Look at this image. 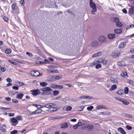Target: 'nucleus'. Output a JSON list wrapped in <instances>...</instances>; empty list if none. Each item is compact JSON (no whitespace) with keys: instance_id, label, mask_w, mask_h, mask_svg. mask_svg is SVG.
<instances>
[{"instance_id":"1","label":"nucleus","mask_w":134,"mask_h":134,"mask_svg":"<svg viewBox=\"0 0 134 134\" xmlns=\"http://www.w3.org/2000/svg\"><path fill=\"white\" fill-rule=\"evenodd\" d=\"M122 52L120 50H115L111 54L112 57L113 58H116Z\"/></svg>"},{"instance_id":"2","label":"nucleus","mask_w":134,"mask_h":134,"mask_svg":"<svg viewBox=\"0 0 134 134\" xmlns=\"http://www.w3.org/2000/svg\"><path fill=\"white\" fill-rule=\"evenodd\" d=\"M10 122L12 126H15L18 123V121L15 118H12L10 119Z\"/></svg>"},{"instance_id":"3","label":"nucleus","mask_w":134,"mask_h":134,"mask_svg":"<svg viewBox=\"0 0 134 134\" xmlns=\"http://www.w3.org/2000/svg\"><path fill=\"white\" fill-rule=\"evenodd\" d=\"M30 73L32 75L35 76H38L42 75V74H41V75H40V73L38 71L36 70H34L32 71H31Z\"/></svg>"},{"instance_id":"4","label":"nucleus","mask_w":134,"mask_h":134,"mask_svg":"<svg viewBox=\"0 0 134 134\" xmlns=\"http://www.w3.org/2000/svg\"><path fill=\"white\" fill-rule=\"evenodd\" d=\"M31 91L32 92V94L35 96L41 93L40 91L38 89L31 90Z\"/></svg>"},{"instance_id":"5","label":"nucleus","mask_w":134,"mask_h":134,"mask_svg":"<svg viewBox=\"0 0 134 134\" xmlns=\"http://www.w3.org/2000/svg\"><path fill=\"white\" fill-rule=\"evenodd\" d=\"M106 38V37L105 36H101L99 37L98 41L99 42L102 43H104L105 42Z\"/></svg>"},{"instance_id":"6","label":"nucleus","mask_w":134,"mask_h":134,"mask_svg":"<svg viewBox=\"0 0 134 134\" xmlns=\"http://www.w3.org/2000/svg\"><path fill=\"white\" fill-rule=\"evenodd\" d=\"M56 105V104H55L52 103H50L46 104L44 106L45 107L49 108V109L50 108L52 107L53 106H55Z\"/></svg>"},{"instance_id":"7","label":"nucleus","mask_w":134,"mask_h":134,"mask_svg":"<svg viewBox=\"0 0 134 134\" xmlns=\"http://www.w3.org/2000/svg\"><path fill=\"white\" fill-rule=\"evenodd\" d=\"M129 13L130 15L134 14V7L131 6L129 9Z\"/></svg>"},{"instance_id":"8","label":"nucleus","mask_w":134,"mask_h":134,"mask_svg":"<svg viewBox=\"0 0 134 134\" xmlns=\"http://www.w3.org/2000/svg\"><path fill=\"white\" fill-rule=\"evenodd\" d=\"M126 43L125 42H121L119 45L118 47L120 48H123L126 46Z\"/></svg>"},{"instance_id":"9","label":"nucleus","mask_w":134,"mask_h":134,"mask_svg":"<svg viewBox=\"0 0 134 134\" xmlns=\"http://www.w3.org/2000/svg\"><path fill=\"white\" fill-rule=\"evenodd\" d=\"M42 111V110L40 109H38L34 112H32L31 113V114H39L41 113Z\"/></svg>"},{"instance_id":"10","label":"nucleus","mask_w":134,"mask_h":134,"mask_svg":"<svg viewBox=\"0 0 134 134\" xmlns=\"http://www.w3.org/2000/svg\"><path fill=\"white\" fill-rule=\"evenodd\" d=\"M24 95L23 93H20L18 94L16 96V98L18 99H21Z\"/></svg>"},{"instance_id":"11","label":"nucleus","mask_w":134,"mask_h":134,"mask_svg":"<svg viewBox=\"0 0 134 134\" xmlns=\"http://www.w3.org/2000/svg\"><path fill=\"white\" fill-rule=\"evenodd\" d=\"M121 101L122 102L123 104L125 105H128L129 104V102L127 100L122 98Z\"/></svg>"},{"instance_id":"12","label":"nucleus","mask_w":134,"mask_h":134,"mask_svg":"<svg viewBox=\"0 0 134 134\" xmlns=\"http://www.w3.org/2000/svg\"><path fill=\"white\" fill-rule=\"evenodd\" d=\"M56 3L55 1H53L51 3V4L53 5L52 6H51V8H56L57 9L58 8V7L56 4Z\"/></svg>"},{"instance_id":"13","label":"nucleus","mask_w":134,"mask_h":134,"mask_svg":"<svg viewBox=\"0 0 134 134\" xmlns=\"http://www.w3.org/2000/svg\"><path fill=\"white\" fill-rule=\"evenodd\" d=\"M118 130L122 134H126V133L123 129L121 127H119L118 129Z\"/></svg>"},{"instance_id":"14","label":"nucleus","mask_w":134,"mask_h":134,"mask_svg":"<svg viewBox=\"0 0 134 134\" xmlns=\"http://www.w3.org/2000/svg\"><path fill=\"white\" fill-rule=\"evenodd\" d=\"M47 71L49 73H57L58 70L57 69L56 70H52V69H47Z\"/></svg>"},{"instance_id":"15","label":"nucleus","mask_w":134,"mask_h":134,"mask_svg":"<svg viewBox=\"0 0 134 134\" xmlns=\"http://www.w3.org/2000/svg\"><path fill=\"white\" fill-rule=\"evenodd\" d=\"M102 54V52H99L97 53H95L92 56V57L95 58L98 56H100Z\"/></svg>"},{"instance_id":"16","label":"nucleus","mask_w":134,"mask_h":134,"mask_svg":"<svg viewBox=\"0 0 134 134\" xmlns=\"http://www.w3.org/2000/svg\"><path fill=\"white\" fill-rule=\"evenodd\" d=\"M108 37L110 39H113L115 37V35L113 34H109L108 35Z\"/></svg>"},{"instance_id":"17","label":"nucleus","mask_w":134,"mask_h":134,"mask_svg":"<svg viewBox=\"0 0 134 134\" xmlns=\"http://www.w3.org/2000/svg\"><path fill=\"white\" fill-rule=\"evenodd\" d=\"M92 97L90 96H82L80 97V99H84L85 98L86 99H91L92 98Z\"/></svg>"},{"instance_id":"18","label":"nucleus","mask_w":134,"mask_h":134,"mask_svg":"<svg viewBox=\"0 0 134 134\" xmlns=\"http://www.w3.org/2000/svg\"><path fill=\"white\" fill-rule=\"evenodd\" d=\"M98 42L97 41H94L92 43V45L93 47H96L98 46Z\"/></svg>"},{"instance_id":"19","label":"nucleus","mask_w":134,"mask_h":134,"mask_svg":"<svg viewBox=\"0 0 134 134\" xmlns=\"http://www.w3.org/2000/svg\"><path fill=\"white\" fill-rule=\"evenodd\" d=\"M88 130H91L93 127V126L92 124L88 125L87 126Z\"/></svg>"},{"instance_id":"20","label":"nucleus","mask_w":134,"mask_h":134,"mask_svg":"<svg viewBox=\"0 0 134 134\" xmlns=\"http://www.w3.org/2000/svg\"><path fill=\"white\" fill-rule=\"evenodd\" d=\"M47 80L49 81H54V76H49L48 77Z\"/></svg>"},{"instance_id":"21","label":"nucleus","mask_w":134,"mask_h":134,"mask_svg":"<svg viewBox=\"0 0 134 134\" xmlns=\"http://www.w3.org/2000/svg\"><path fill=\"white\" fill-rule=\"evenodd\" d=\"M45 92H52L53 91L52 89L49 87H45Z\"/></svg>"},{"instance_id":"22","label":"nucleus","mask_w":134,"mask_h":134,"mask_svg":"<svg viewBox=\"0 0 134 134\" xmlns=\"http://www.w3.org/2000/svg\"><path fill=\"white\" fill-rule=\"evenodd\" d=\"M116 88L117 86L116 85L114 84L111 86V88H110L109 90L110 91H112L113 90L115 89Z\"/></svg>"},{"instance_id":"23","label":"nucleus","mask_w":134,"mask_h":134,"mask_svg":"<svg viewBox=\"0 0 134 134\" xmlns=\"http://www.w3.org/2000/svg\"><path fill=\"white\" fill-rule=\"evenodd\" d=\"M84 108V106H81L78 107L77 108V109L78 110L81 111H82Z\"/></svg>"},{"instance_id":"24","label":"nucleus","mask_w":134,"mask_h":134,"mask_svg":"<svg viewBox=\"0 0 134 134\" xmlns=\"http://www.w3.org/2000/svg\"><path fill=\"white\" fill-rule=\"evenodd\" d=\"M122 31L121 29H118L114 30V32L116 34H119L121 33Z\"/></svg>"},{"instance_id":"25","label":"nucleus","mask_w":134,"mask_h":134,"mask_svg":"<svg viewBox=\"0 0 134 134\" xmlns=\"http://www.w3.org/2000/svg\"><path fill=\"white\" fill-rule=\"evenodd\" d=\"M121 75L122 77H127L128 76V75L126 72L123 71L121 73Z\"/></svg>"},{"instance_id":"26","label":"nucleus","mask_w":134,"mask_h":134,"mask_svg":"<svg viewBox=\"0 0 134 134\" xmlns=\"http://www.w3.org/2000/svg\"><path fill=\"white\" fill-rule=\"evenodd\" d=\"M40 84V85L43 87L46 86L48 85V84L47 83L44 82H41Z\"/></svg>"},{"instance_id":"27","label":"nucleus","mask_w":134,"mask_h":134,"mask_svg":"<svg viewBox=\"0 0 134 134\" xmlns=\"http://www.w3.org/2000/svg\"><path fill=\"white\" fill-rule=\"evenodd\" d=\"M62 77L61 75L55 76H54V80H59Z\"/></svg>"},{"instance_id":"28","label":"nucleus","mask_w":134,"mask_h":134,"mask_svg":"<svg viewBox=\"0 0 134 134\" xmlns=\"http://www.w3.org/2000/svg\"><path fill=\"white\" fill-rule=\"evenodd\" d=\"M68 124L67 123H66L63 124L61 126V128H66L68 127Z\"/></svg>"},{"instance_id":"29","label":"nucleus","mask_w":134,"mask_h":134,"mask_svg":"<svg viewBox=\"0 0 134 134\" xmlns=\"http://www.w3.org/2000/svg\"><path fill=\"white\" fill-rule=\"evenodd\" d=\"M12 8L13 10H15L17 9V6L15 3H13L12 6Z\"/></svg>"},{"instance_id":"30","label":"nucleus","mask_w":134,"mask_h":134,"mask_svg":"<svg viewBox=\"0 0 134 134\" xmlns=\"http://www.w3.org/2000/svg\"><path fill=\"white\" fill-rule=\"evenodd\" d=\"M11 52V50L10 48L7 49L5 51V53L7 54H10Z\"/></svg>"},{"instance_id":"31","label":"nucleus","mask_w":134,"mask_h":134,"mask_svg":"<svg viewBox=\"0 0 134 134\" xmlns=\"http://www.w3.org/2000/svg\"><path fill=\"white\" fill-rule=\"evenodd\" d=\"M103 105H98L97 107L96 108L97 109H106V108L103 107Z\"/></svg>"},{"instance_id":"32","label":"nucleus","mask_w":134,"mask_h":134,"mask_svg":"<svg viewBox=\"0 0 134 134\" xmlns=\"http://www.w3.org/2000/svg\"><path fill=\"white\" fill-rule=\"evenodd\" d=\"M118 65L119 66H124V63L123 62H119L117 63Z\"/></svg>"},{"instance_id":"33","label":"nucleus","mask_w":134,"mask_h":134,"mask_svg":"<svg viewBox=\"0 0 134 134\" xmlns=\"http://www.w3.org/2000/svg\"><path fill=\"white\" fill-rule=\"evenodd\" d=\"M92 8V10L91 12V14H94L95 13H94V12H96L97 10L96 7L93 8Z\"/></svg>"},{"instance_id":"34","label":"nucleus","mask_w":134,"mask_h":134,"mask_svg":"<svg viewBox=\"0 0 134 134\" xmlns=\"http://www.w3.org/2000/svg\"><path fill=\"white\" fill-rule=\"evenodd\" d=\"M57 85L53 84L51 85V87L52 88L55 89L57 88Z\"/></svg>"},{"instance_id":"35","label":"nucleus","mask_w":134,"mask_h":134,"mask_svg":"<svg viewBox=\"0 0 134 134\" xmlns=\"http://www.w3.org/2000/svg\"><path fill=\"white\" fill-rule=\"evenodd\" d=\"M113 22H117L118 21H119V19L117 17H115L113 18Z\"/></svg>"},{"instance_id":"36","label":"nucleus","mask_w":134,"mask_h":134,"mask_svg":"<svg viewBox=\"0 0 134 134\" xmlns=\"http://www.w3.org/2000/svg\"><path fill=\"white\" fill-rule=\"evenodd\" d=\"M129 92V88L127 87H125L124 89V93L127 94Z\"/></svg>"},{"instance_id":"37","label":"nucleus","mask_w":134,"mask_h":134,"mask_svg":"<svg viewBox=\"0 0 134 134\" xmlns=\"http://www.w3.org/2000/svg\"><path fill=\"white\" fill-rule=\"evenodd\" d=\"M123 91L121 90H120L117 92V93L119 94L122 95L124 94L123 92Z\"/></svg>"},{"instance_id":"38","label":"nucleus","mask_w":134,"mask_h":134,"mask_svg":"<svg viewBox=\"0 0 134 134\" xmlns=\"http://www.w3.org/2000/svg\"><path fill=\"white\" fill-rule=\"evenodd\" d=\"M133 27H134V25L131 24V25H129L127 26V27L126 29L127 30L130 28H132Z\"/></svg>"},{"instance_id":"39","label":"nucleus","mask_w":134,"mask_h":134,"mask_svg":"<svg viewBox=\"0 0 134 134\" xmlns=\"http://www.w3.org/2000/svg\"><path fill=\"white\" fill-rule=\"evenodd\" d=\"M97 61H94L90 65V66L93 67L97 64Z\"/></svg>"},{"instance_id":"40","label":"nucleus","mask_w":134,"mask_h":134,"mask_svg":"<svg viewBox=\"0 0 134 134\" xmlns=\"http://www.w3.org/2000/svg\"><path fill=\"white\" fill-rule=\"evenodd\" d=\"M8 61L12 64L15 65L16 66L18 65L17 63L15 62H14L12 60H8Z\"/></svg>"},{"instance_id":"41","label":"nucleus","mask_w":134,"mask_h":134,"mask_svg":"<svg viewBox=\"0 0 134 134\" xmlns=\"http://www.w3.org/2000/svg\"><path fill=\"white\" fill-rule=\"evenodd\" d=\"M53 94L54 96H57L59 94V92L58 91H54L53 92Z\"/></svg>"},{"instance_id":"42","label":"nucleus","mask_w":134,"mask_h":134,"mask_svg":"<svg viewBox=\"0 0 134 134\" xmlns=\"http://www.w3.org/2000/svg\"><path fill=\"white\" fill-rule=\"evenodd\" d=\"M72 109V108L70 106H68L66 108V110L67 111H69L71 110Z\"/></svg>"},{"instance_id":"43","label":"nucleus","mask_w":134,"mask_h":134,"mask_svg":"<svg viewBox=\"0 0 134 134\" xmlns=\"http://www.w3.org/2000/svg\"><path fill=\"white\" fill-rule=\"evenodd\" d=\"M93 108V107L92 106H91L90 107H88L87 108V109L89 111L91 110Z\"/></svg>"},{"instance_id":"44","label":"nucleus","mask_w":134,"mask_h":134,"mask_svg":"<svg viewBox=\"0 0 134 134\" xmlns=\"http://www.w3.org/2000/svg\"><path fill=\"white\" fill-rule=\"evenodd\" d=\"M129 83L132 86H134V81L132 80H130L129 81Z\"/></svg>"},{"instance_id":"45","label":"nucleus","mask_w":134,"mask_h":134,"mask_svg":"<svg viewBox=\"0 0 134 134\" xmlns=\"http://www.w3.org/2000/svg\"><path fill=\"white\" fill-rule=\"evenodd\" d=\"M116 25L117 26L121 27L122 26V24L119 21L116 23Z\"/></svg>"},{"instance_id":"46","label":"nucleus","mask_w":134,"mask_h":134,"mask_svg":"<svg viewBox=\"0 0 134 134\" xmlns=\"http://www.w3.org/2000/svg\"><path fill=\"white\" fill-rule=\"evenodd\" d=\"M124 115L130 118H131L132 117V116L131 115L128 114L124 113Z\"/></svg>"},{"instance_id":"47","label":"nucleus","mask_w":134,"mask_h":134,"mask_svg":"<svg viewBox=\"0 0 134 134\" xmlns=\"http://www.w3.org/2000/svg\"><path fill=\"white\" fill-rule=\"evenodd\" d=\"M18 133V131L15 130L10 132L11 134H15Z\"/></svg>"},{"instance_id":"48","label":"nucleus","mask_w":134,"mask_h":134,"mask_svg":"<svg viewBox=\"0 0 134 134\" xmlns=\"http://www.w3.org/2000/svg\"><path fill=\"white\" fill-rule=\"evenodd\" d=\"M90 7L91 8H94L95 7H96V4L94 3H92L90 4Z\"/></svg>"},{"instance_id":"49","label":"nucleus","mask_w":134,"mask_h":134,"mask_svg":"<svg viewBox=\"0 0 134 134\" xmlns=\"http://www.w3.org/2000/svg\"><path fill=\"white\" fill-rule=\"evenodd\" d=\"M101 65L100 64H98L96 65V68L97 69H98L101 68Z\"/></svg>"},{"instance_id":"50","label":"nucleus","mask_w":134,"mask_h":134,"mask_svg":"<svg viewBox=\"0 0 134 134\" xmlns=\"http://www.w3.org/2000/svg\"><path fill=\"white\" fill-rule=\"evenodd\" d=\"M107 60H105L104 59H103L102 60V61H101V62L103 64H105L107 63Z\"/></svg>"},{"instance_id":"51","label":"nucleus","mask_w":134,"mask_h":134,"mask_svg":"<svg viewBox=\"0 0 134 134\" xmlns=\"http://www.w3.org/2000/svg\"><path fill=\"white\" fill-rule=\"evenodd\" d=\"M126 128L128 130H131L132 129V128L131 126L128 125H127L126 126Z\"/></svg>"},{"instance_id":"52","label":"nucleus","mask_w":134,"mask_h":134,"mask_svg":"<svg viewBox=\"0 0 134 134\" xmlns=\"http://www.w3.org/2000/svg\"><path fill=\"white\" fill-rule=\"evenodd\" d=\"M16 119L18 120H22V118L21 116H17L16 117Z\"/></svg>"},{"instance_id":"53","label":"nucleus","mask_w":134,"mask_h":134,"mask_svg":"<svg viewBox=\"0 0 134 134\" xmlns=\"http://www.w3.org/2000/svg\"><path fill=\"white\" fill-rule=\"evenodd\" d=\"M115 80H116L115 78L113 77H111L110 79L111 81L114 83H115Z\"/></svg>"},{"instance_id":"54","label":"nucleus","mask_w":134,"mask_h":134,"mask_svg":"<svg viewBox=\"0 0 134 134\" xmlns=\"http://www.w3.org/2000/svg\"><path fill=\"white\" fill-rule=\"evenodd\" d=\"M26 54L27 55H28L30 57H32L33 56V55L32 54L29 52H26Z\"/></svg>"},{"instance_id":"55","label":"nucleus","mask_w":134,"mask_h":134,"mask_svg":"<svg viewBox=\"0 0 134 134\" xmlns=\"http://www.w3.org/2000/svg\"><path fill=\"white\" fill-rule=\"evenodd\" d=\"M53 109V106L52 107L50 108L48 110V111H50V112H54Z\"/></svg>"},{"instance_id":"56","label":"nucleus","mask_w":134,"mask_h":134,"mask_svg":"<svg viewBox=\"0 0 134 134\" xmlns=\"http://www.w3.org/2000/svg\"><path fill=\"white\" fill-rule=\"evenodd\" d=\"M7 81L9 82H12V80L9 77L7 79Z\"/></svg>"},{"instance_id":"57","label":"nucleus","mask_w":134,"mask_h":134,"mask_svg":"<svg viewBox=\"0 0 134 134\" xmlns=\"http://www.w3.org/2000/svg\"><path fill=\"white\" fill-rule=\"evenodd\" d=\"M6 70V68L5 67H2L1 69V70L2 72H4Z\"/></svg>"},{"instance_id":"58","label":"nucleus","mask_w":134,"mask_h":134,"mask_svg":"<svg viewBox=\"0 0 134 134\" xmlns=\"http://www.w3.org/2000/svg\"><path fill=\"white\" fill-rule=\"evenodd\" d=\"M19 86H21L24 85V83L21 82H19Z\"/></svg>"},{"instance_id":"59","label":"nucleus","mask_w":134,"mask_h":134,"mask_svg":"<svg viewBox=\"0 0 134 134\" xmlns=\"http://www.w3.org/2000/svg\"><path fill=\"white\" fill-rule=\"evenodd\" d=\"M49 68H50V69H54L57 67L54 66H49Z\"/></svg>"},{"instance_id":"60","label":"nucleus","mask_w":134,"mask_h":134,"mask_svg":"<svg viewBox=\"0 0 134 134\" xmlns=\"http://www.w3.org/2000/svg\"><path fill=\"white\" fill-rule=\"evenodd\" d=\"M58 88L59 89H62L63 88V86L62 85H57V88Z\"/></svg>"},{"instance_id":"61","label":"nucleus","mask_w":134,"mask_h":134,"mask_svg":"<svg viewBox=\"0 0 134 134\" xmlns=\"http://www.w3.org/2000/svg\"><path fill=\"white\" fill-rule=\"evenodd\" d=\"M3 18L4 20L6 22H7L8 21V18L6 17H4Z\"/></svg>"},{"instance_id":"62","label":"nucleus","mask_w":134,"mask_h":134,"mask_svg":"<svg viewBox=\"0 0 134 134\" xmlns=\"http://www.w3.org/2000/svg\"><path fill=\"white\" fill-rule=\"evenodd\" d=\"M12 101L16 103H18V100H17L14 99H12Z\"/></svg>"},{"instance_id":"63","label":"nucleus","mask_w":134,"mask_h":134,"mask_svg":"<svg viewBox=\"0 0 134 134\" xmlns=\"http://www.w3.org/2000/svg\"><path fill=\"white\" fill-rule=\"evenodd\" d=\"M18 87L16 86H13L12 87L13 89L14 90H18Z\"/></svg>"},{"instance_id":"64","label":"nucleus","mask_w":134,"mask_h":134,"mask_svg":"<svg viewBox=\"0 0 134 134\" xmlns=\"http://www.w3.org/2000/svg\"><path fill=\"white\" fill-rule=\"evenodd\" d=\"M5 130L4 128L2 127H1L0 129V130H1V131L2 132H4Z\"/></svg>"}]
</instances>
